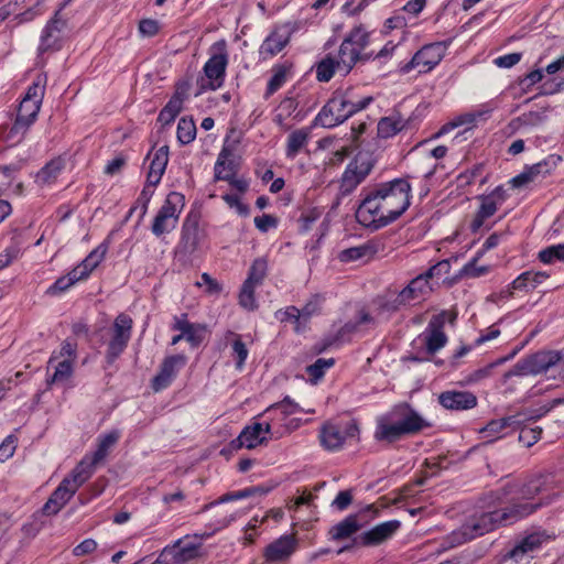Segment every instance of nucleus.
Wrapping results in <instances>:
<instances>
[{"label":"nucleus","instance_id":"nucleus-1","mask_svg":"<svg viewBox=\"0 0 564 564\" xmlns=\"http://www.w3.org/2000/svg\"><path fill=\"white\" fill-rule=\"evenodd\" d=\"M411 204V185L406 178L382 183L366 194L356 210L364 227L378 230L395 221Z\"/></svg>","mask_w":564,"mask_h":564},{"label":"nucleus","instance_id":"nucleus-2","mask_svg":"<svg viewBox=\"0 0 564 564\" xmlns=\"http://www.w3.org/2000/svg\"><path fill=\"white\" fill-rule=\"evenodd\" d=\"M392 420L381 417L377 422L375 440L392 444L406 435H414L431 426V423L409 404L395 408Z\"/></svg>","mask_w":564,"mask_h":564},{"label":"nucleus","instance_id":"nucleus-3","mask_svg":"<svg viewBox=\"0 0 564 564\" xmlns=\"http://www.w3.org/2000/svg\"><path fill=\"white\" fill-rule=\"evenodd\" d=\"M368 44L369 33L362 25L355 26L344 39L337 55H326L317 64L316 70H335L336 68L351 70L359 61L368 58L361 55Z\"/></svg>","mask_w":564,"mask_h":564},{"label":"nucleus","instance_id":"nucleus-4","mask_svg":"<svg viewBox=\"0 0 564 564\" xmlns=\"http://www.w3.org/2000/svg\"><path fill=\"white\" fill-rule=\"evenodd\" d=\"M373 98L371 96L365 97L357 102L347 100L343 95H335L317 113L314 123L323 128H334L357 111L365 109Z\"/></svg>","mask_w":564,"mask_h":564},{"label":"nucleus","instance_id":"nucleus-5","mask_svg":"<svg viewBox=\"0 0 564 564\" xmlns=\"http://www.w3.org/2000/svg\"><path fill=\"white\" fill-rule=\"evenodd\" d=\"M107 251L108 243H100L77 267H75L66 275L58 278L54 284L48 288L47 294H59L68 290L76 282L86 280L105 259Z\"/></svg>","mask_w":564,"mask_h":564},{"label":"nucleus","instance_id":"nucleus-6","mask_svg":"<svg viewBox=\"0 0 564 564\" xmlns=\"http://www.w3.org/2000/svg\"><path fill=\"white\" fill-rule=\"evenodd\" d=\"M359 426L356 420H338L325 422L319 431L322 446L330 452L339 451L348 440L359 437Z\"/></svg>","mask_w":564,"mask_h":564},{"label":"nucleus","instance_id":"nucleus-7","mask_svg":"<svg viewBox=\"0 0 564 564\" xmlns=\"http://www.w3.org/2000/svg\"><path fill=\"white\" fill-rule=\"evenodd\" d=\"M184 205V195L177 192H171L153 219L151 227L152 234L156 237H161L172 231L178 223Z\"/></svg>","mask_w":564,"mask_h":564},{"label":"nucleus","instance_id":"nucleus-8","mask_svg":"<svg viewBox=\"0 0 564 564\" xmlns=\"http://www.w3.org/2000/svg\"><path fill=\"white\" fill-rule=\"evenodd\" d=\"M65 4L62 7H65ZM62 9L63 8H59V10L55 12V15L47 22L42 32L35 64L39 68L45 67L47 57L62 47V31L65 26V22L58 18Z\"/></svg>","mask_w":564,"mask_h":564},{"label":"nucleus","instance_id":"nucleus-9","mask_svg":"<svg viewBox=\"0 0 564 564\" xmlns=\"http://www.w3.org/2000/svg\"><path fill=\"white\" fill-rule=\"evenodd\" d=\"M498 527H500L499 520L494 511L475 512L466 519L454 536L458 543H464L491 532Z\"/></svg>","mask_w":564,"mask_h":564},{"label":"nucleus","instance_id":"nucleus-10","mask_svg":"<svg viewBox=\"0 0 564 564\" xmlns=\"http://www.w3.org/2000/svg\"><path fill=\"white\" fill-rule=\"evenodd\" d=\"M375 159L371 153L360 151L347 165L340 181V193L350 194L371 172Z\"/></svg>","mask_w":564,"mask_h":564},{"label":"nucleus","instance_id":"nucleus-11","mask_svg":"<svg viewBox=\"0 0 564 564\" xmlns=\"http://www.w3.org/2000/svg\"><path fill=\"white\" fill-rule=\"evenodd\" d=\"M560 360L561 355L557 351H538L519 360L508 372L505 373V378H510L512 376L539 375L549 370Z\"/></svg>","mask_w":564,"mask_h":564},{"label":"nucleus","instance_id":"nucleus-12","mask_svg":"<svg viewBox=\"0 0 564 564\" xmlns=\"http://www.w3.org/2000/svg\"><path fill=\"white\" fill-rule=\"evenodd\" d=\"M41 102L33 101L29 98L21 100L17 118L10 127L6 140L12 144L20 142L25 135L29 128L34 123L40 111Z\"/></svg>","mask_w":564,"mask_h":564},{"label":"nucleus","instance_id":"nucleus-13","mask_svg":"<svg viewBox=\"0 0 564 564\" xmlns=\"http://www.w3.org/2000/svg\"><path fill=\"white\" fill-rule=\"evenodd\" d=\"M547 479V476L538 475L529 478L524 482L507 484L495 492L496 499L500 500L501 497L512 495L513 500H531L535 496L549 490Z\"/></svg>","mask_w":564,"mask_h":564},{"label":"nucleus","instance_id":"nucleus-14","mask_svg":"<svg viewBox=\"0 0 564 564\" xmlns=\"http://www.w3.org/2000/svg\"><path fill=\"white\" fill-rule=\"evenodd\" d=\"M401 527L399 520H390L377 524L372 529L361 533L354 539L351 544L344 545L337 551V554H341L351 550L355 545L361 546H377L389 540Z\"/></svg>","mask_w":564,"mask_h":564},{"label":"nucleus","instance_id":"nucleus-15","mask_svg":"<svg viewBox=\"0 0 564 564\" xmlns=\"http://www.w3.org/2000/svg\"><path fill=\"white\" fill-rule=\"evenodd\" d=\"M132 324V318L124 313H121L116 317L113 322L112 337L108 344L107 350V359L109 362L117 359L126 349L131 337Z\"/></svg>","mask_w":564,"mask_h":564},{"label":"nucleus","instance_id":"nucleus-16","mask_svg":"<svg viewBox=\"0 0 564 564\" xmlns=\"http://www.w3.org/2000/svg\"><path fill=\"white\" fill-rule=\"evenodd\" d=\"M199 543L178 539L172 545H167L162 550L158 562L160 564H186L199 555Z\"/></svg>","mask_w":564,"mask_h":564},{"label":"nucleus","instance_id":"nucleus-17","mask_svg":"<svg viewBox=\"0 0 564 564\" xmlns=\"http://www.w3.org/2000/svg\"><path fill=\"white\" fill-rule=\"evenodd\" d=\"M448 313L446 311L433 315L427 324L425 332L421 335V338L429 354H435L446 345L447 336L443 328Z\"/></svg>","mask_w":564,"mask_h":564},{"label":"nucleus","instance_id":"nucleus-18","mask_svg":"<svg viewBox=\"0 0 564 564\" xmlns=\"http://www.w3.org/2000/svg\"><path fill=\"white\" fill-rule=\"evenodd\" d=\"M549 503V501H540V502H520L519 500H513L509 507H506L501 510H494L497 520H499V525H509L512 524L536 511L543 505Z\"/></svg>","mask_w":564,"mask_h":564},{"label":"nucleus","instance_id":"nucleus-19","mask_svg":"<svg viewBox=\"0 0 564 564\" xmlns=\"http://www.w3.org/2000/svg\"><path fill=\"white\" fill-rule=\"evenodd\" d=\"M293 31L289 23L275 26L260 46L262 58H271L280 53L290 42Z\"/></svg>","mask_w":564,"mask_h":564},{"label":"nucleus","instance_id":"nucleus-20","mask_svg":"<svg viewBox=\"0 0 564 564\" xmlns=\"http://www.w3.org/2000/svg\"><path fill=\"white\" fill-rule=\"evenodd\" d=\"M186 362V358L183 355H173L166 357L158 372L152 379L151 387L155 392H159L167 388L176 377V373L181 367Z\"/></svg>","mask_w":564,"mask_h":564},{"label":"nucleus","instance_id":"nucleus-21","mask_svg":"<svg viewBox=\"0 0 564 564\" xmlns=\"http://www.w3.org/2000/svg\"><path fill=\"white\" fill-rule=\"evenodd\" d=\"M270 431V424H265V426H263L261 423L256 422L246 426L239 436L230 442V447L232 449H239L241 447L249 449L254 448L267 441L265 435L269 434Z\"/></svg>","mask_w":564,"mask_h":564},{"label":"nucleus","instance_id":"nucleus-22","mask_svg":"<svg viewBox=\"0 0 564 564\" xmlns=\"http://www.w3.org/2000/svg\"><path fill=\"white\" fill-rule=\"evenodd\" d=\"M297 540L294 535H282L264 549V560L268 563L285 561L295 552Z\"/></svg>","mask_w":564,"mask_h":564},{"label":"nucleus","instance_id":"nucleus-23","mask_svg":"<svg viewBox=\"0 0 564 564\" xmlns=\"http://www.w3.org/2000/svg\"><path fill=\"white\" fill-rule=\"evenodd\" d=\"M446 47L442 43H433L423 46L412 59L408 63V67H427L432 70L444 57Z\"/></svg>","mask_w":564,"mask_h":564},{"label":"nucleus","instance_id":"nucleus-24","mask_svg":"<svg viewBox=\"0 0 564 564\" xmlns=\"http://www.w3.org/2000/svg\"><path fill=\"white\" fill-rule=\"evenodd\" d=\"M438 402L447 410H469L477 405V398L469 391H444L438 395Z\"/></svg>","mask_w":564,"mask_h":564},{"label":"nucleus","instance_id":"nucleus-25","mask_svg":"<svg viewBox=\"0 0 564 564\" xmlns=\"http://www.w3.org/2000/svg\"><path fill=\"white\" fill-rule=\"evenodd\" d=\"M549 535L544 531H536L524 536L517 543L507 554L509 558L520 562L525 555L539 550L543 542L549 540Z\"/></svg>","mask_w":564,"mask_h":564},{"label":"nucleus","instance_id":"nucleus-26","mask_svg":"<svg viewBox=\"0 0 564 564\" xmlns=\"http://www.w3.org/2000/svg\"><path fill=\"white\" fill-rule=\"evenodd\" d=\"M362 527L361 512L349 514L329 529L328 536L333 541L346 540L354 536Z\"/></svg>","mask_w":564,"mask_h":564},{"label":"nucleus","instance_id":"nucleus-27","mask_svg":"<svg viewBox=\"0 0 564 564\" xmlns=\"http://www.w3.org/2000/svg\"><path fill=\"white\" fill-rule=\"evenodd\" d=\"M199 245V226L196 217L188 216L182 227L178 251L192 254Z\"/></svg>","mask_w":564,"mask_h":564},{"label":"nucleus","instance_id":"nucleus-28","mask_svg":"<svg viewBox=\"0 0 564 564\" xmlns=\"http://www.w3.org/2000/svg\"><path fill=\"white\" fill-rule=\"evenodd\" d=\"M68 485V480L61 481L58 487L43 506V512L45 514H56L76 494Z\"/></svg>","mask_w":564,"mask_h":564},{"label":"nucleus","instance_id":"nucleus-29","mask_svg":"<svg viewBox=\"0 0 564 564\" xmlns=\"http://www.w3.org/2000/svg\"><path fill=\"white\" fill-rule=\"evenodd\" d=\"M409 126V120L403 118L398 109L389 117H383L379 120L377 126L378 135L382 139H388Z\"/></svg>","mask_w":564,"mask_h":564},{"label":"nucleus","instance_id":"nucleus-30","mask_svg":"<svg viewBox=\"0 0 564 564\" xmlns=\"http://www.w3.org/2000/svg\"><path fill=\"white\" fill-rule=\"evenodd\" d=\"M74 364L69 358L58 359L57 356L52 355L48 360V369L53 368L54 372L47 380L48 384H63L65 383L74 372Z\"/></svg>","mask_w":564,"mask_h":564},{"label":"nucleus","instance_id":"nucleus-31","mask_svg":"<svg viewBox=\"0 0 564 564\" xmlns=\"http://www.w3.org/2000/svg\"><path fill=\"white\" fill-rule=\"evenodd\" d=\"M227 64V43L225 40L217 41L209 48V58L203 70H226Z\"/></svg>","mask_w":564,"mask_h":564},{"label":"nucleus","instance_id":"nucleus-32","mask_svg":"<svg viewBox=\"0 0 564 564\" xmlns=\"http://www.w3.org/2000/svg\"><path fill=\"white\" fill-rule=\"evenodd\" d=\"M169 162V147L163 145L156 150L150 164L147 176L148 185H158Z\"/></svg>","mask_w":564,"mask_h":564},{"label":"nucleus","instance_id":"nucleus-33","mask_svg":"<svg viewBox=\"0 0 564 564\" xmlns=\"http://www.w3.org/2000/svg\"><path fill=\"white\" fill-rule=\"evenodd\" d=\"M95 466L86 456L72 470L70 475L63 480H68V486L76 492L91 477Z\"/></svg>","mask_w":564,"mask_h":564},{"label":"nucleus","instance_id":"nucleus-34","mask_svg":"<svg viewBox=\"0 0 564 564\" xmlns=\"http://www.w3.org/2000/svg\"><path fill=\"white\" fill-rule=\"evenodd\" d=\"M65 169V161L61 156L52 159L36 174V183L41 186L53 184Z\"/></svg>","mask_w":564,"mask_h":564},{"label":"nucleus","instance_id":"nucleus-35","mask_svg":"<svg viewBox=\"0 0 564 564\" xmlns=\"http://www.w3.org/2000/svg\"><path fill=\"white\" fill-rule=\"evenodd\" d=\"M431 292V286L423 280L422 276H415L410 283L402 289L400 293V301L406 302L424 299Z\"/></svg>","mask_w":564,"mask_h":564},{"label":"nucleus","instance_id":"nucleus-36","mask_svg":"<svg viewBox=\"0 0 564 564\" xmlns=\"http://www.w3.org/2000/svg\"><path fill=\"white\" fill-rule=\"evenodd\" d=\"M480 200L481 204L479 209L470 224V229L473 232H477L484 225L485 220L494 216L498 209V203L494 196H482Z\"/></svg>","mask_w":564,"mask_h":564},{"label":"nucleus","instance_id":"nucleus-37","mask_svg":"<svg viewBox=\"0 0 564 564\" xmlns=\"http://www.w3.org/2000/svg\"><path fill=\"white\" fill-rule=\"evenodd\" d=\"M225 156V151H221L217 162L215 164V177L216 180L228 181L229 184L240 193H245L248 189V182L242 178H235V171L229 167L227 173H224L221 166L225 164L223 158Z\"/></svg>","mask_w":564,"mask_h":564},{"label":"nucleus","instance_id":"nucleus-38","mask_svg":"<svg viewBox=\"0 0 564 564\" xmlns=\"http://www.w3.org/2000/svg\"><path fill=\"white\" fill-rule=\"evenodd\" d=\"M490 112H491V109L487 108L484 110H477V111H471V112H466V113L459 115L452 121L444 124L441 128V130L438 131L437 135L445 134L448 131H451L457 127H460V126L474 124L477 121V119L482 118V117L489 115Z\"/></svg>","mask_w":564,"mask_h":564},{"label":"nucleus","instance_id":"nucleus-39","mask_svg":"<svg viewBox=\"0 0 564 564\" xmlns=\"http://www.w3.org/2000/svg\"><path fill=\"white\" fill-rule=\"evenodd\" d=\"M269 490H270L269 488H265L263 486H254V487L245 488L242 490H238V491H234V492H228V494L223 495L218 500H216L209 505H206L204 507V510L208 509L212 506H216L218 503H225V502L235 501V500H239V499L250 498V497H253L257 495L263 496V495H267L269 492Z\"/></svg>","mask_w":564,"mask_h":564},{"label":"nucleus","instance_id":"nucleus-40","mask_svg":"<svg viewBox=\"0 0 564 564\" xmlns=\"http://www.w3.org/2000/svg\"><path fill=\"white\" fill-rule=\"evenodd\" d=\"M119 437L120 433L118 431H112L110 433L101 435L98 438L97 449L95 451L91 457H88V459L95 465L99 464L101 460L106 458L110 448L115 446Z\"/></svg>","mask_w":564,"mask_h":564},{"label":"nucleus","instance_id":"nucleus-41","mask_svg":"<svg viewBox=\"0 0 564 564\" xmlns=\"http://www.w3.org/2000/svg\"><path fill=\"white\" fill-rule=\"evenodd\" d=\"M310 132L307 129H297L290 133L286 143L285 154L289 159H294L299 152L307 144Z\"/></svg>","mask_w":564,"mask_h":564},{"label":"nucleus","instance_id":"nucleus-42","mask_svg":"<svg viewBox=\"0 0 564 564\" xmlns=\"http://www.w3.org/2000/svg\"><path fill=\"white\" fill-rule=\"evenodd\" d=\"M224 80L225 73H203V75L197 79V95L220 88Z\"/></svg>","mask_w":564,"mask_h":564},{"label":"nucleus","instance_id":"nucleus-43","mask_svg":"<svg viewBox=\"0 0 564 564\" xmlns=\"http://www.w3.org/2000/svg\"><path fill=\"white\" fill-rule=\"evenodd\" d=\"M522 424V420L520 419V414L501 417L498 420L490 421L482 430V433H486L487 436H492L495 434L501 433L506 427L520 425Z\"/></svg>","mask_w":564,"mask_h":564},{"label":"nucleus","instance_id":"nucleus-44","mask_svg":"<svg viewBox=\"0 0 564 564\" xmlns=\"http://www.w3.org/2000/svg\"><path fill=\"white\" fill-rule=\"evenodd\" d=\"M267 261L262 258L256 259L250 267L248 278L246 279L245 282L253 284L256 286L260 285L267 275Z\"/></svg>","mask_w":564,"mask_h":564},{"label":"nucleus","instance_id":"nucleus-45","mask_svg":"<svg viewBox=\"0 0 564 564\" xmlns=\"http://www.w3.org/2000/svg\"><path fill=\"white\" fill-rule=\"evenodd\" d=\"M182 110V105L177 98H171L165 107L160 111L158 121L164 127L172 123Z\"/></svg>","mask_w":564,"mask_h":564},{"label":"nucleus","instance_id":"nucleus-46","mask_svg":"<svg viewBox=\"0 0 564 564\" xmlns=\"http://www.w3.org/2000/svg\"><path fill=\"white\" fill-rule=\"evenodd\" d=\"M196 137V126L192 119L181 118L177 123V140L182 144L191 143Z\"/></svg>","mask_w":564,"mask_h":564},{"label":"nucleus","instance_id":"nucleus-47","mask_svg":"<svg viewBox=\"0 0 564 564\" xmlns=\"http://www.w3.org/2000/svg\"><path fill=\"white\" fill-rule=\"evenodd\" d=\"M335 364L334 358H318L314 364L310 365L306 368L307 375L311 377V380L317 382L323 378L325 371L333 367Z\"/></svg>","mask_w":564,"mask_h":564},{"label":"nucleus","instance_id":"nucleus-48","mask_svg":"<svg viewBox=\"0 0 564 564\" xmlns=\"http://www.w3.org/2000/svg\"><path fill=\"white\" fill-rule=\"evenodd\" d=\"M256 285L243 282L239 293V304L247 311H254L258 307L254 290Z\"/></svg>","mask_w":564,"mask_h":564},{"label":"nucleus","instance_id":"nucleus-49","mask_svg":"<svg viewBox=\"0 0 564 564\" xmlns=\"http://www.w3.org/2000/svg\"><path fill=\"white\" fill-rule=\"evenodd\" d=\"M539 260L543 263H552L554 260L564 261V243L547 247L539 252Z\"/></svg>","mask_w":564,"mask_h":564},{"label":"nucleus","instance_id":"nucleus-50","mask_svg":"<svg viewBox=\"0 0 564 564\" xmlns=\"http://www.w3.org/2000/svg\"><path fill=\"white\" fill-rule=\"evenodd\" d=\"M206 333L207 328L205 325L192 324V326L184 333L185 340L193 347H197L205 339Z\"/></svg>","mask_w":564,"mask_h":564},{"label":"nucleus","instance_id":"nucleus-51","mask_svg":"<svg viewBox=\"0 0 564 564\" xmlns=\"http://www.w3.org/2000/svg\"><path fill=\"white\" fill-rule=\"evenodd\" d=\"M230 335L236 337L232 343V354L236 358V368L240 370L248 357V349L239 335H235L234 333H230Z\"/></svg>","mask_w":564,"mask_h":564},{"label":"nucleus","instance_id":"nucleus-52","mask_svg":"<svg viewBox=\"0 0 564 564\" xmlns=\"http://www.w3.org/2000/svg\"><path fill=\"white\" fill-rule=\"evenodd\" d=\"M369 247L358 246L340 251L338 258L341 262H350L361 259L368 253Z\"/></svg>","mask_w":564,"mask_h":564},{"label":"nucleus","instance_id":"nucleus-53","mask_svg":"<svg viewBox=\"0 0 564 564\" xmlns=\"http://www.w3.org/2000/svg\"><path fill=\"white\" fill-rule=\"evenodd\" d=\"M45 83H46V77L39 76L37 80L34 82L33 85L29 87L24 98H29L36 102H42Z\"/></svg>","mask_w":564,"mask_h":564},{"label":"nucleus","instance_id":"nucleus-54","mask_svg":"<svg viewBox=\"0 0 564 564\" xmlns=\"http://www.w3.org/2000/svg\"><path fill=\"white\" fill-rule=\"evenodd\" d=\"M352 502L351 489L339 491L332 502V507L338 511H345Z\"/></svg>","mask_w":564,"mask_h":564},{"label":"nucleus","instance_id":"nucleus-55","mask_svg":"<svg viewBox=\"0 0 564 564\" xmlns=\"http://www.w3.org/2000/svg\"><path fill=\"white\" fill-rule=\"evenodd\" d=\"M541 433V427H523L520 432L519 440L524 442L527 446L530 447L540 440Z\"/></svg>","mask_w":564,"mask_h":564},{"label":"nucleus","instance_id":"nucleus-56","mask_svg":"<svg viewBox=\"0 0 564 564\" xmlns=\"http://www.w3.org/2000/svg\"><path fill=\"white\" fill-rule=\"evenodd\" d=\"M323 299L319 295H314L301 310L302 318L308 319L314 314L321 311Z\"/></svg>","mask_w":564,"mask_h":564},{"label":"nucleus","instance_id":"nucleus-57","mask_svg":"<svg viewBox=\"0 0 564 564\" xmlns=\"http://www.w3.org/2000/svg\"><path fill=\"white\" fill-rule=\"evenodd\" d=\"M297 404L292 402L289 398H285L283 401L273 404L270 406L267 412L271 411H280L284 416L292 415L297 411Z\"/></svg>","mask_w":564,"mask_h":564},{"label":"nucleus","instance_id":"nucleus-58","mask_svg":"<svg viewBox=\"0 0 564 564\" xmlns=\"http://www.w3.org/2000/svg\"><path fill=\"white\" fill-rule=\"evenodd\" d=\"M76 343L69 339H66L62 343L61 350L58 354H54L58 357V359L69 358L72 362L76 360Z\"/></svg>","mask_w":564,"mask_h":564},{"label":"nucleus","instance_id":"nucleus-59","mask_svg":"<svg viewBox=\"0 0 564 564\" xmlns=\"http://www.w3.org/2000/svg\"><path fill=\"white\" fill-rule=\"evenodd\" d=\"M223 199L228 204L229 207L236 208L237 213L241 216L249 214V207L240 200L238 195L226 194Z\"/></svg>","mask_w":564,"mask_h":564},{"label":"nucleus","instance_id":"nucleus-60","mask_svg":"<svg viewBox=\"0 0 564 564\" xmlns=\"http://www.w3.org/2000/svg\"><path fill=\"white\" fill-rule=\"evenodd\" d=\"M286 82V73H275L274 76L269 80L264 98L268 99L278 89H280Z\"/></svg>","mask_w":564,"mask_h":564},{"label":"nucleus","instance_id":"nucleus-61","mask_svg":"<svg viewBox=\"0 0 564 564\" xmlns=\"http://www.w3.org/2000/svg\"><path fill=\"white\" fill-rule=\"evenodd\" d=\"M521 59V53H510L494 59V64L500 68H511Z\"/></svg>","mask_w":564,"mask_h":564},{"label":"nucleus","instance_id":"nucleus-62","mask_svg":"<svg viewBox=\"0 0 564 564\" xmlns=\"http://www.w3.org/2000/svg\"><path fill=\"white\" fill-rule=\"evenodd\" d=\"M254 225L260 231L267 232L270 228L276 227L278 219L272 215L263 214L254 218Z\"/></svg>","mask_w":564,"mask_h":564},{"label":"nucleus","instance_id":"nucleus-63","mask_svg":"<svg viewBox=\"0 0 564 564\" xmlns=\"http://www.w3.org/2000/svg\"><path fill=\"white\" fill-rule=\"evenodd\" d=\"M15 171L17 169L11 165L0 166V195L11 185Z\"/></svg>","mask_w":564,"mask_h":564},{"label":"nucleus","instance_id":"nucleus-64","mask_svg":"<svg viewBox=\"0 0 564 564\" xmlns=\"http://www.w3.org/2000/svg\"><path fill=\"white\" fill-rule=\"evenodd\" d=\"M159 22L152 19H143L139 23V31L144 36H154L159 32Z\"/></svg>","mask_w":564,"mask_h":564}]
</instances>
